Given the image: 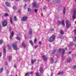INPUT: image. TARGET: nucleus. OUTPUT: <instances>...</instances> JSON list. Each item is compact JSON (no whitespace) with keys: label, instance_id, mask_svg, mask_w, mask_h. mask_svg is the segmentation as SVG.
I'll return each mask as SVG.
<instances>
[{"label":"nucleus","instance_id":"obj_12","mask_svg":"<svg viewBox=\"0 0 76 76\" xmlns=\"http://www.w3.org/2000/svg\"><path fill=\"white\" fill-rule=\"evenodd\" d=\"M57 53H58V51L57 50H54L53 51V54H56Z\"/></svg>","mask_w":76,"mask_h":76},{"label":"nucleus","instance_id":"obj_52","mask_svg":"<svg viewBox=\"0 0 76 76\" xmlns=\"http://www.w3.org/2000/svg\"><path fill=\"white\" fill-rule=\"evenodd\" d=\"M45 9H46V7H44L43 9L44 10H45Z\"/></svg>","mask_w":76,"mask_h":76},{"label":"nucleus","instance_id":"obj_54","mask_svg":"<svg viewBox=\"0 0 76 76\" xmlns=\"http://www.w3.org/2000/svg\"><path fill=\"white\" fill-rule=\"evenodd\" d=\"M14 67L15 68H16V66L15 65H14Z\"/></svg>","mask_w":76,"mask_h":76},{"label":"nucleus","instance_id":"obj_5","mask_svg":"<svg viewBox=\"0 0 76 76\" xmlns=\"http://www.w3.org/2000/svg\"><path fill=\"white\" fill-rule=\"evenodd\" d=\"M12 46L13 47L14 49L15 50H18V47L16 45V44L15 43H14L12 44Z\"/></svg>","mask_w":76,"mask_h":76},{"label":"nucleus","instance_id":"obj_62","mask_svg":"<svg viewBox=\"0 0 76 76\" xmlns=\"http://www.w3.org/2000/svg\"><path fill=\"white\" fill-rule=\"evenodd\" d=\"M74 45H75V47H76V44H74Z\"/></svg>","mask_w":76,"mask_h":76},{"label":"nucleus","instance_id":"obj_9","mask_svg":"<svg viewBox=\"0 0 76 76\" xmlns=\"http://www.w3.org/2000/svg\"><path fill=\"white\" fill-rule=\"evenodd\" d=\"M14 35V33H13V32L12 31L11 33V35L10 36V39H12V37H13Z\"/></svg>","mask_w":76,"mask_h":76},{"label":"nucleus","instance_id":"obj_23","mask_svg":"<svg viewBox=\"0 0 76 76\" xmlns=\"http://www.w3.org/2000/svg\"><path fill=\"white\" fill-rule=\"evenodd\" d=\"M74 45V43H73V42H70L69 44V46H72Z\"/></svg>","mask_w":76,"mask_h":76},{"label":"nucleus","instance_id":"obj_10","mask_svg":"<svg viewBox=\"0 0 76 76\" xmlns=\"http://www.w3.org/2000/svg\"><path fill=\"white\" fill-rule=\"evenodd\" d=\"M39 71L40 73H43L44 72V70H43V68L42 67H40L39 69Z\"/></svg>","mask_w":76,"mask_h":76},{"label":"nucleus","instance_id":"obj_28","mask_svg":"<svg viewBox=\"0 0 76 76\" xmlns=\"http://www.w3.org/2000/svg\"><path fill=\"white\" fill-rule=\"evenodd\" d=\"M62 23L63 26H65V23H64V21L62 20Z\"/></svg>","mask_w":76,"mask_h":76},{"label":"nucleus","instance_id":"obj_30","mask_svg":"<svg viewBox=\"0 0 76 76\" xmlns=\"http://www.w3.org/2000/svg\"><path fill=\"white\" fill-rule=\"evenodd\" d=\"M9 31H10V32H12V29L11 27H10V28H9Z\"/></svg>","mask_w":76,"mask_h":76},{"label":"nucleus","instance_id":"obj_7","mask_svg":"<svg viewBox=\"0 0 76 76\" xmlns=\"http://www.w3.org/2000/svg\"><path fill=\"white\" fill-rule=\"evenodd\" d=\"M27 19H28V17L24 16L22 18L21 20H22V21H24V22H25L27 20Z\"/></svg>","mask_w":76,"mask_h":76},{"label":"nucleus","instance_id":"obj_60","mask_svg":"<svg viewBox=\"0 0 76 76\" xmlns=\"http://www.w3.org/2000/svg\"><path fill=\"white\" fill-rule=\"evenodd\" d=\"M8 72H8V70H7V73L8 74Z\"/></svg>","mask_w":76,"mask_h":76},{"label":"nucleus","instance_id":"obj_4","mask_svg":"<svg viewBox=\"0 0 76 76\" xmlns=\"http://www.w3.org/2000/svg\"><path fill=\"white\" fill-rule=\"evenodd\" d=\"M61 51H62L61 54H64L65 53V49H61V48H60L59 49L58 51V52H61Z\"/></svg>","mask_w":76,"mask_h":76},{"label":"nucleus","instance_id":"obj_2","mask_svg":"<svg viewBox=\"0 0 76 76\" xmlns=\"http://www.w3.org/2000/svg\"><path fill=\"white\" fill-rule=\"evenodd\" d=\"M56 38V36L54 35H52L50 38L49 39L50 42H51L54 41V40Z\"/></svg>","mask_w":76,"mask_h":76},{"label":"nucleus","instance_id":"obj_27","mask_svg":"<svg viewBox=\"0 0 76 76\" xmlns=\"http://www.w3.org/2000/svg\"><path fill=\"white\" fill-rule=\"evenodd\" d=\"M8 47V48L10 49H11L12 47H11V46L10 45H7Z\"/></svg>","mask_w":76,"mask_h":76},{"label":"nucleus","instance_id":"obj_20","mask_svg":"<svg viewBox=\"0 0 76 76\" xmlns=\"http://www.w3.org/2000/svg\"><path fill=\"white\" fill-rule=\"evenodd\" d=\"M63 14L65 15L66 14V7H64L63 10Z\"/></svg>","mask_w":76,"mask_h":76},{"label":"nucleus","instance_id":"obj_50","mask_svg":"<svg viewBox=\"0 0 76 76\" xmlns=\"http://www.w3.org/2000/svg\"><path fill=\"white\" fill-rule=\"evenodd\" d=\"M53 75V73H51L50 76H52Z\"/></svg>","mask_w":76,"mask_h":76},{"label":"nucleus","instance_id":"obj_64","mask_svg":"<svg viewBox=\"0 0 76 76\" xmlns=\"http://www.w3.org/2000/svg\"><path fill=\"white\" fill-rule=\"evenodd\" d=\"M15 76H18L17 75H16Z\"/></svg>","mask_w":76,"mask_h":76},{"label":"nucleus","instance_id":"obj_17","mask_svg":"<svg viewBox=\"0 0 76 76\" xmlns=\"http://www.w3.org/2000/svg\"><path fill=\"white\" fill-rule=\"evenodd\" d=\"M29 34L30 35L32 34V29H30Z\"/></svg>","mask_w":76,"mask_h":76},{"label":"nucleus","instance_id":"obj_38","mask_svg":"<svg viewBox=\"0 0 76 76\" xmlns=\"http://www.w3.org/2000/svg\"><path fill=\"white\" fill-rule=\"evenodd\" d=\"M34 10V11L36 13H37L38 11L37 10V9H35Z\"/></svg>","mask_w":76,"mask_h":76},{"label":"nucleus","instance_id":"obj_53","mask_svg":"<svg viewBox=\"0 0 76 76\" xmlns=\"http://www.w3.org/2000/svg\"><path fill=\"white\" fill-rule=\"evenodd\" d=\"M5 64L6 65H7V62H6V63H5Z\"/></svg>","mask_w":76,"mask_h":76},{"label":"nucleus","instance_id":"obj_11","mask_svg":"<svg viewBox=\"0 0 76 76\" xmlns=\"http://www.w3.org/2000/svg\"><path fill=\"white\" fill-rule=\"evenodd\" d=\"M42 58L45 61H47V59H48V58L46 57L45 56H42Z\"/></svg>","mask_w":76,"mask_h":76},{"label":"nucleus","instance_id":"obj_19","mask_svg":"<svg viewBox=\"0 0 76 76\" xmlns=\"http://www.w3.org/2000/svg\"><path fill=\"white\" fill-rule=\"evenodd\" d=\"M22 45L23 47H26V45L25 44V43L24 42H22Z\"/></svg>","mask_w":76,"mask_h":76},{"label":"nucleus","instance_id":"obj_56","mask_svg":"<svg viewBox=\"0 0 76 76\" xmlns=\"http://www.w3.org/2000/svg\"><path fill=\"white\" fill-rule=\"evenodd\" d=\"M66 50H67V48L66 47L65 48Z\"/></svg>","mask_w":76,"mask_h":76},{"label":"nucleus","instance_id":"obj_6","mask_svg":"<svg viewBox=\"0 0 76 76\" xmlns=\"http://www.w3.org/2000/svg\"><path fill=\"white\" fill-rule=\"evenodd\" d=\"M7 21L6 20H4L2 22V26L3 27H5V26H6L7 25Z\"/></svg>","mask_w":76,"mask_h":76},{"label":"nucleus","instance_id":"obj_39","mask_svg":"<svg viewBox=\"0 0 76 76\" xmlns=\"http://www.w3.org/2000/svg\"><path fill=\"white\" fill-rule=\"evenodd\" d=\"M3 43V41L2 40H0V44H2Z\"/></svg>","mask_w":76,"mask_h":76},{"label":"nucleus","instance_id":"obj_26","mask_svg":"<svg viewBox=\"0 0 76 76\" xmlns=\"http://www.w3.org/2000/svg\"><path fill=\"white\" fill-rule=\"evenodd\" d=\"M3 68H1L0 69V73H2V72H3Z\"/></svg>","mask_w":76,"mask_h":76},{"label":"nucleus","instance_id":"obj_33","mask_svg":"<svg viewBox=\"0 0 76 76\" xmlns=\"http://www.w3.org/2000/svg\"><path fill=\"white\" fill-rule=\"evenodd\" d=\"M4 16L6 17V16H9V14L7 13H6L4 15Z\"/></svg>","mask_w":76,"mask_h":76},{"label":"nucleus","instance_id":"obj_59","mask_svg":"<svg viewBox=\"0 0 76 76\" xmlns=\"http://www.w3.org/2000/svg\"><path fill=\"white\" fill-rule=\"evenodd\" d=\"M71 52H69V54H71Z\"/></svg>","mask_w":76,"mask_h":76},{"label":"nucleus","instance_id":"obj_55","mask_svg":"<svg viewBox=\"0 0 76 76\" xmlns=\"http://www.w3.org/2000/svg\"><path fill=\"white\" fill-rule=\"evenodd\" d=\"M18 12H19V13H20V10H19Z\"/></svg>","mask_w":76,"mask_h":76},{"label":"nucleus","instance_id":"obj_49","mask_svg":"<svg viewBox=\"0 0 76 76\" xmlns=\"http://www.w3.org/2000/svg\"><path fill=\"white\" fill-rule=\"evenodd\" d=\"M37 41V39H35L34 40V42H35Z\"/></svg>","mask_w":76,"mask_h":76},{"label":"nucleus","instance_id":"obj_48","mask_svg":"<svg viewBox=\"0 0 76 76\" xmlns=\"http://www.w3.org/2000/svg\"><path fill=\"white\" fill-rule=\"evenodd\" d=\"M33 72H30V74H31V75H32V73H33Z\"/></svg>","mask_w":76,"mask_h":76},{"label":"nucleus","instance_id":"obj_44","mask_svg":"<svg viewBox=\"0 0 76 76\" xmlns=\"http://www.w3.org/2000/svg\"><path fill=\"white\" fill-rule=\"evenodd\" d=\"M39 43L40 44V46H41V42L39 41Z\"/></svg>","mask_w":76,"mask_h":76},{"label":"nucleus","instance_id":"obj_42","mask_svg":"<svg viewBox=\"0 0 76 76\" xmlns=\"http://www.w3.org/2000/svg\"><path fill=\"white\" fill-rule=\"evenodd\" d=\"M62 58H63V59H64V58H66V57L65 56L64 57V56H62Z\"/></svg>","mask_w":76,"mask_h":76},{"label":"nucleus","instance_id":"obj_57","mask_svg":"<svg viewBox=\"0 0 76 76\" xmlns=\"http://www.w3.org/2000/svg\"><path fill=\"white\" fill-rule=\"evenodd\" d=\"M58 62V61H56L55 62V63H57Z\"/></svg>","mask_w":76,"mask_h":76},{"label":"nucleus","instance_id":"obj_18","mask_svg":"<svg viewBox=\"0 0 76 76\" xmlns=\"http://www.w3.org/2000/svg\"><path fill=\"white\" fill-rule=\"evenodd\" d=\"M5 4L7 6H8V7H9L10 6V4L9 3L7 2H5Z\"/></svg>","mask_w":76,"mask_h":76},{"label":"nucleus","instance_id":"obj_47","mask_svg":"<svg viewBox=\"0 0 76 76\" xmlns=\"http://www.w3.org/2000/svg\"><path fill=\"white\" fill-rule=\"evenodd\" d=\"M58 1H59V2H58V3H60V2L61 1V0H58Z\"/></svg>","mask_w":76,"mask_h":76},{"label":"nucleus","instance_id":"obj_13","mask_svg":"<svg viewBox=\"0 0 76 76\" xmlns=\"http://www.w3.org/2000/svg\"><path fill=\"white\" fill-rule=\"evenodd\" d=\"M31 64H34V63L35 62H36V59L34 60L31 59Z\"/></svg>","mask_w":76,"mask_h":76},{"label":"nucleus","instance_id":"obj_35","mask_svg":"<svg viewBox=\"0 0 76 76\" xmlns=\"http://www.w3.org/2000/svg\"><path fill=\"white\" fill-rule=\"evenodd\" d=\"M6 48H4V53H6Z\"/></svg>","mask_w":76,"mask_h":76},{"label":"nucleus","instance_id":"obj_1","mask_svg":"<svg viewBox=\"0 0 76 76\" xmlns=\"http://www.w3.org/2000/svg\"><path fill=\"white\" fill-rule=\"evenodd\" d=\"M71 12H73L72 17L73 19L75 20V19L76 18L75 15H76V9L74 8L73 9H71Z\"/></svg>","mask_w":76,"mask_h":76},{"label":"nucleus","instance_id":"obj_36","mask_svg":"<svg viewBox=\"0 0 76 76\" xmlns=\"http://www.w3.org/2000/svg\"><path fill=\"white\" fill-rule=\"evenodd\" d=\"M28 12H30L31 11V9L30 8H28Z\"/></svg>","mask_w":76,"mask_h":76},{"label":"nucleus","instance_id":"obj_61","mask_svg":"<svg viewBox=\"0 0 76 76\" xmlns=\"http://www.w3.org/2000/svg\"><path fill=\"white\" fill-rule=\"evenodd\" d=\"M75 24H76V21H75Z\"/></svg>","mask_w":76,"mask_h":76},{"label":"nucleus","instance_id":"obj_40","mask_svg":"<svg viewBox=\"0 0 76 76\" xmlns=\"http://www.w3.org/2000/svg\"><path fill=\"white\" fill-rule=\"evenodd\" d=\"M76 69V65L74 66L73 67V69Z\"/></svg>","mask_w":76,"mask_h":76},{"label":"nucleus","instance_id":"obj_41","mask_svg":"<svg viewBox=\"0 0 76 76\" xmlns=\"http://www.w3.org/2000/svg\"><path fill=\"white\" fill-rule=\"evenodd\" d=\"M27 6V4H25L24 6V9H25V7Z\"/></svg>","mask_w":76,"mask_h":76},{"label":"nucleus","instance_id":"obj_31","mask_svg":"<svg viewBox=\"0 0 76 76\" xmlns=\"http://www.w3.org/2000/svg\"><path fill=\"white\" fill-rule=\"evenodd\" d=\"M8 59L9 61H10L11 60V59H12V57L10 56H9L8 57Z\"/></svg>","mask_w":76,"mask_h":76},{"label":"nucleus","instance_id":"obj_58","mask_svg":"<svg viewBox=\"0 0 76 76\" xmlns=\"http://www.w3.org/2000/svg\"><path fill=\"white\" fill-rule=\"evenodd\" d=\"M47 1H50V0H46Z\"/></svg>","mask_w":76,"mask_h":76},{"label":"nucleus","instance_id":"obj_46","mask_svg":"<svg viewBox=\"0 0 76 76\" xmlns=\"http://www.w3.org/2000/svg\"><path fill=\"white\" fill-rule=\"evenodd\" d=\"M74 32L75 34H76V30L75 29L74 30Z\"/></svg>","mask_w":76,"mask_h":76},{"label":"nucleus","instance_id":"obj_24","mask_svg":"<svg viewBox=\"0 0 76 76\" xmlns=\"http://www.w3.org/2000/svg\"><path fill=\"white\" fill-rule=\"evenodd\" d=\"M36 76H41V75L38 72L36 73Z\"/></svg>","mask_w":76,"mask_h":76},{"label":"nucleus","instance_id":"obj_8","mask_svg":"<svg viewBox=\"0 0 76 76\" xmlns=\"http://www.w3.org/2000/svg\"><path fill=\"white\" fill-rule=\"evenodd\" d=\"M33 6L34 7H38V5L37 4V2H35L33 3Z\"/></svg>","mask_w":76,"mask_h":76},{"label":"nucleus","instance_id":"obj_37","mask_svg":"<svg viewBox=\"0 0 76 76\" xmlns=\"http://www.w3.org/2000/svg\"><path fill=\"white\" fill-rule=\"evenodd\" d=\"M58 22L59 24H60V23H61V21H60V20H58Z\"/></svg>","mask_w":76,"mask_h":76},{"label":"nucleus","instance_id":"obj_22","mask_svg":"<svg viewBox=\"0 0 76 76\" xmlns=\"http://www.w3.org/2000/svg\"><path fill=\"white\" fill-rule=\"evenodd\" d=\"M13 9L14 10H17V7L15 6H14L13 7Z\"/></svg>","mask_w":76,"mask_h":76},{"label":"nucleus","instance_id":"obj_29","mask_svg":"<svg viewBox=\"0 0 76 76\" xmlns=\"http://www.w3.org/2000/svg\"><path fill=\"white\" fill-rule=\"evenodd\" d=\"M60 33L62 35H63L64 34V31L63 30H61L60 31Z\"/></svg>","mask_w":76,"mask_h":76},{"label":"nucleus","instance_id":"obj_16","mask_svg":"<svg viewBox=\"0 0 76 76\" xmlns=\"http://www.w3.org/2000/svg\"><path fill=\"white\" fill-rule=\"evenodd\" d=\"M50 61L51 64H53V63H54V60L53 59V58H51Z\"/></svg>","mask_w":76,"mask_h":76},{"label":"nucleus","instance_id":"obj_15","mask_svg":"<svg viewBox=\"0 0 76 76\" xmlns=\"http://www.w3.org/2000/svg\"><path fill=\"white\" fill-rule=\"evenodd\" d=\"M72 61V59L71 58H69L68 60H67V62L68 63H69L70 62V61Z\"/></svg>","mask_w":76,"mask_h":76},{"label":"nucleus","instance_id":"obj_14","mask_svg":"<svg viewBox=\"0 0 76 76\" xmlns=\"http://www.w3.org/2000/svg\"><path fill=\"white\" fill-rule=\"evenodd\" d=\"M62 74H63V72L60 71V72H59L58 73V75H62Z\"/></svg>","mask_w":76,"mask_h":76},{"label":"nucleus","instance_id":"obj_45","mask_svg":"<svg viewBox=\"0 0 76 76\" xmlns=\"http://www.w3.org/2000/svg\"><path fill=\"white\" fill-rule=\"evenodd\" d=\"M2 55V53L1 52H0V57Z\"/></svg>","mask_w":76,"mask_h":76},{"label":"nucleus","instance_id":"obj_32","mask_svg":"<svg viewBox=\"0 0 76 76\" xmlns=\"http://www.w3.org/2000/svg\"><path fill=\"white\" fill-rule=\"evenodd\" d=\"M29 42L32 45H33V42H32V40H30Z\"/></svg>","mask_w":76,"mask_h":76},{"label":"nucleus","instance_id":"obj_3","mask_svg":"<svg viewBox=\"0 0 76 76\" xmlns=\"http://www.w3.org/2000/svg\"><path fill=\"white\" fill-rule=\"evenodd\" d=\"M66 24V28L67 29H69L70 28V24H69L70 23V21L69 20H66L65 22Z\"/></svg>","mask_w":76,"mask_h":76},{"label":"nucleus","instance_id":"obj_51","mask_svg":"<svg viewBox=\"0 0 76 76\" xmlns=\"http://www.w3.org/2000/svg\"><path fill=\"white\" fill-rule=\"evenodd\" d=\"M24 1H29V0H24Z\"/></svg>","mask_w":76,"mask_h":76},{"label":"nucleus","instance_id":"obj_25","mask_svg":"<svg viewBox=\"0 0 76 76\" xmlns=\"http://www.w3.org/2000/svg\"><path fill=\"white\" fill-rule=\"evenodd\" d=\"M14 18L15 21H17V19L16 18V16H14Z\"/></svg>","mask_w":76,"mask_h":76},{"label":"nucleus","instance_id":"obj_21","mask_svg":"<svg viewBox=\"0 0 76 76\" xmlns=\"http://www.w3.org/2000/svg\"><path fill=\"white\" fill-rule=\"evenodd\" d=\"M10 22L11 24H12L13 23L12 22V17H10Z\"/></svg>","mask_w":76,"mask_h":76},{"label":"nucleus","instance_id":"obj_63","mask_svg":"<svg viewBox=\"0 0 76 76\" xmlns=\"http://www.w3.org/2000/svg\"><path fill=\"white\" fill-rule=\"evenodd\" d=\"M51 30L52 31H53V29H51Z\"/></svg>","mask_w":76,"mask_h":76},{"label":"nucleus","instance_id":"obj_34","mask_svg":"<svg viewBox=\"0 0 76 76\" xmlns=\"http://www.w3.org/2000/svg\"><path fill=\"white\" fill-rule=\"evenodd\" d=\"M16 39L17 40H19V41H20V37H17L16 38Z\"/></svg>","mask_w":76,"mask_h":76},{"label":"nucleus","instance_id":"obj_43","mask_svg":"<svg viewBox=\"0 0 76 76\" xmlns=\"http://www.w3.org/2000/svg\"><path fill=\"white\" fill-rule=\"evenodd\" d=\"M38 45H35V46H34V48H37V47H38Z\"/></svg>","mask_w":76,"mask_h":76}]
</instances>
